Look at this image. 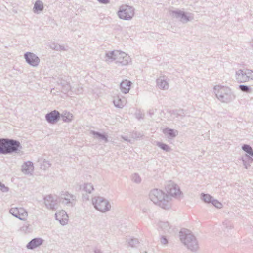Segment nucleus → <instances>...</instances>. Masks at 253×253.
<instances>
[{
	"instance_id": "864d4df0",
	"label": "nucleus",
	"mask_w": 253,
	"mask_h": 253,
	"mask_svg": "<svg viewBox=\"0 0 253 253\" xmlns=\"http://www.w3.org/2000/svg\"><path fill=\"white\" fill-rule=\"evenodd\" d=\"M251 46H252L253 47V42H251Z\"/></svg>"
},
{
	"instance_id": "473e14b6",
	"label": "nucleus",
	"mask_w": 253,
	"mask_h": 253,
	"mask_svg": "<svg viewBox=\"0 0 253 253\" xmlns=\"http://www.w3.org/2000/svg\"><path fill=\"white\" fill-rule=\"evenodd\" d=\"M139 242L137 238H131L128 241L129 246L132 248L137 247Z\"/></svg>"
},
{
	"instance_id": "c756f323",
	"label": "nucleus",
	"mask_w": 253,
	"mask_h": 253,
	"mask_svg": "<svg viewBox=\"0 0 253 253\" xmlns=\"http://www.w3.org/2000/svg\"><path fill=\"white\" fill-rule=\"evenodd\" d=\"M242 149L247 153L248 155L253 157V150L251 146L248 144H243Z\"/></svg>"
},
{
	"instance_id": "603ef678",
	"label": "nucleus",
	"mask_w": 253,
	"mask_h": 253,
	"mask_svg": "<svg viewBox=\"0 0 253 253\" xmlns=\"http://www.w3.org/2000/svg\"><path fill=\"white\" fill-rule=\"evenodd\" d=\"M82 92V88H78L77 92H76V93L77 94H80L81 93V92Z\"/></svg>"
},
{
	"instance_id": "aec40b11",
	"label": "nucleus",
	"mask_w": 253,
	"mask_h": 253,
	"mask_svg": "<svg viewBox=\"0 0 253 253\" xmlns=\"http://www.w3.org/2000/svg\"><path fill=\"white\" fill-rule=\"evenodd\" d=\"M157 85L158 87L163 90H167L169 88V84L163 78L160 77L157 79Z\"/></svg>"
},
{
	"instance_id": "6e6552de",
	"label": "nucleus",
	"mask_w": 253,
	"mask_h": 253,
	"mask_svg": "<svg viewBox=\"0 0 253 253\" xmlns=\"http://www.w3.org/2000/svg\"><path fill=\"white\" fill-rule=\"evenodd\" d=\"M235 78L238 83H244L253 80V71L250 69H239L236 71Z\"/></svg>"
},
{
	"instance_id": "a211bd4d",
	"label": "nucleus",
	"mask_w": 253,
	"mask_h": 253,
	"mask_svg": "<svg viewBox=\"0 0 253 253\" xmlns=\"http://www.w3.org/2000/svg\"><path fill=\"white\" fill-rule=\"evenodd\" d=\"M131 84V82L129 80H123L120 84L121 91L125 94L127 93L130 89Z\"/></svg>"
},
{
	"instance_id": "dca6fc26",
	"label": "nucleus",
	"mask_w": 253,
	"mask_h": 253,
	"mask_svg": "<svg viewBox=\"0 0 253 253\" xmlns=\"http://www.w3.org/2000/svg\"><path fill=\"white\" fill-rule=\"evenodd\" d=\"M43 242L44 240L41 238H35L28 242L26 245V248L28 249L34 250L42 245Z\"/></svg>"
},
{
	"instance_id": "0eeeda50",
	"label": "nucleus",
	"mask_w": 253,
	"mask_h": 253,
	"mask_svg": "<svg viewBox=\"0 0 253 253\" xmlns=\"http://www.w3.org/2000/svg\"><path fill=\"white\" fill-rule=\"evenodd\" d=\"M134 15V8L127 5L120 6L118 11L119 17L123 20H130Z\"/></svg>"
},
{
	"instance_id": "f8f14e48",
	"label": "nucleus",
	"mask_w": 253,
	"mask_h": 253,
	"mask_svg": "<svg viewBox=\"0 0 253 253\" xmlns=\"http://www.w3.org/2000/svg\"><path fill=\"white\" fill-rule=\"evenodd\" d=\"M24 58L26 62L30 66L37 67L40 62V58L34 53L27 52L24 54Z\"/></svg>"
},
{
	"instance_id": "412c9836",
	"label": "nucleus",
	"mask_w": 253,
	"mask_h": 253,
	"mask_svg": "<svg viewBox=\"0 0 253 253\" xmlns=\"http://www.w3.org/2000/svg\"><path fill=\"white\" fill-rule=\"evenodd\" d=\"M159 228L165 233H170L171 227L168 222L160 221L158 224Z\"/></svg>"
},
{
	"instance_id": "a878e982",
	"label": "nucleus",
	"mask_w": 253,
	"mask_h": 253,
	"mask_svg": "<svg viewBox=\"0 0 253 253\" xmlns=\"http://www.w3.org/2000/svg\"><path fill=\"white\" fill-rule=\"evenodd\" d=\"M163 132L170 138H174L178 134V131L169 128L163 129Z\"/></svg>"
},
{
	"instance_id": "de8ad7c7",
	"label": "nucleus",
	"mask_w": 253,
	"mask_h": 253,
	"mask_svg": "<svg viewBox=\"0 0 253 253\" xmlns=\"http://www.w3.org/2000/svg\"><path fill=\"white\" fill-rule=\"evenodd\" d=\"M94 253H103V252L99 249L97 248H95L94 249Z\"/></svg>"
},
{
	"instance_id": "8fccbe9b",
	"label": "nucleus",
	"mask_w": 253,
	"mask_h": 253,
	"mask_svg": "<svg viewBox=\"0 0 253 253\" xmlns=\"http://www.w3.org/2000/svg\"><path fill=\"white\" fill-rule=\"evenodd\" d=\"M121 137L125 141H127V142H130V141H131V140L130 139H129L127 136H122Z\"/></svg>"
},
{
	"instance_id": "37998d69",
	"label": "nucleus",
	"mask_w": 253,
	"mask_h": 253,
	"mask_svg": "<svg viewBox=\"0 0 253 253\" xmlns=\"http://www.w3.org/2000/svg\"><path fill=\"white\" fill-rule=\"evenodd\" d=\"M71 201L72 200L69 198L64 197L62 203L67 205L69 204H72V202Z\"/></svg>"
},
{
	"instance_id": "20e7f679",
	"label": "nucleus",
	"mask_w": 253,
	"mask_h": 253,
	"mask_svg": "<svg viewBox=\"0 0 253 253\" xmlns=\"http://www.w3.org/2000/svg\"><path fill=\"white\" fill-rule=\"evenodd\" d=\"M105 61L112 62L115 61L118 65L126 66L131 62L129 56L120 50L108 51L105 54Z\"/></svg>"
},
{
	"instance_id": "49530a36",
	"label": "nucleus",
	"mask_w": 253,
	"mask_h": 253,
	"mask_svg": "<svg viewBox=\"0 0 253 253\" xmlns=\"http://www.w3.org/2000/svg\"><path fill=\"white\" fill-rule=\"evenodd\" d=\"M101 4H107L110 3V0H97Z\"/></svg>"
},
{
	"instance_id": "2eb2a0df",
	"label": "nucleus",
	"mask_w": 253,
	"mask_h": 253,
	"mask_svg": "<svg viewBox=\"0 0 253 253\" xmlns=\"http://www.w3.org/2000/svg\"><path fill=\"white\" fill-rule=\"evenodd\" d=\"M55 218L62 225H66L68 222V216L65 211L62 210L55 213Z\"/></svg>"
},
{
	"instance_id": "58836bf2",
	"label": "nucleus",
	"mask_w": 253,
	"mask_h": 253,
	"mask_svg": "<svg viewBox=\"0 0 253 253\" xmlns=\"http://www.w3.org/2000/svg\"><path fill=\"white\" fill-rule=\"evenodd\" d=\"M211 203L217 208L220 209L222 207V204L217 200L214 199L213 198H212Z\"/></svg>"
},
{
	"instance_id": "39448f33",
	"label": "nucleus",
	"mask_w": 253,
	"mask_h": 253,
	"mask_svg": "<svg viewBox=\"0 0 253 253\" xmlns=\"http://www.w3.org/2000/svg\"><path fill=\"white\" fill-rule=\"evenodd\" d=\"M213 89L217 98L223 103H228L235 99L236 96L228 87L216 85Z\"/></svg>"
},
{
	"instance_id": "b1692460",
	"label": "nucleus",
	"mask_w": 253,
	"mask_h": 253,
	"mask_svg": "<svg viewBox=\"0 0 253 253\" xmlns=\"http://www.w3.org/2000/svg\"><path fill=\"white\" fill-rule=\"evenodd\" d=\"M73 117L72 114L69 112L64 111L61 114L60 118L64 122L69 123L73 120Z\"/></svg>"
},
{
	"instance_id": "9d476101",
	"label": "nucleus",
	"mask_w": 253,
	"mask_h": 253,
	"mask_svg": "<svg viewBox=\"0 0 253 253\" xmlns=\"http://www.w3.org/2000/svg\"><path fill=\"white\" fill-rule=\"evenodd\" d=\"M167 192L170 196L177 197L181 194L179 186L174 182L170 181L167 184L165 187Z\"/></svg>"
},
{
	"instance_id": "c9c22d12",
	"label": "nucleus",
	"mask_w": 253,
	"mask_h": 253,
	"mask_svg": "<svg viewBox=\"0 0 253 253\" xmlns=\"http://www.w3.org/2000/svg\"><path fill=\"white\" fill-rule=\"evenodd\" d=\"M19 208L15 207V208H11L9 210V212L14 217L17 218L18 216V212H19Z\"/></svg>"
},
{
	"instance_id": "f257e3e1",
	"label": "nucleus",
	"mask_w": 253,
	"mask_h": 253,
	"mask_svg": "<svg viewBox=\"0 0 253 253\" xmlns=\"http://www.w3.org/2000/svg\"><path fill=\"white\" fill-rule=\"evenodd\" d=\"M150 199L156 205L162 209L169 210L171 207V198L162 190L154 189L149 194Z\"/></svg>"
},
{
	"instance_id": "f704fd0d",
	"label": "nucleus",
	"mask_w": 253,
	"mask_h": 253,
	"mask_svg": "<svg viewBox=\"0 0 253 253\" xmlns=\"http://www.w3.org/2000/svg\"><path fill=\"white\" fill-rule=\"evenodd\" d=\"M83 189L88 193H91L94 188L91 183H86L84 184Z\"/></svg>"
},
{
	"instance_id": "1a4fd4ad",
	"label": "nucleus",
	"mask_w": 253,
	"mask_h": 253,
	"mask_svg": "<svg viewBox=\"0 0 253 253\" xmlns=\"http://www.w3.org/2000/svg\"><path fill=\"white\" fill-rule=\"evenodd\" d=\"M169 15L174 18L179 20V21L183 23H187L192 20V18L188 16L186 13L181 10H169Z\"/></svg>"
},
{
	"instance_id": "bb28decb",
	"label": "nucleus",
	"mask_w": 253,
	"mask_h": 253,
	"mask_svg": "<svg viewBox=\"0 0 253 253\" xmlns=\"http://www.w3.org/2000/svg\"><path fill=\"white\" fill-rule=\"evenodd\" d=\"M18 216L17 218L21 220H25L28 216V212L23 208H19L18 212Z\"/></svg>"
},
{
	"instance_id": "ea45409f",
	"label": "nucleus",
	"mask_w": 253,
	"mask_h": 253,
	"mask_svg": "<svg viewBox=\"0 0 253 253\" xmlns=\"http://www.w3.org/2000/svg\"><path fill=\"white\" fill-rule=\"evenodd\" d=\"M174 114L178 116L184 117L185 116V111L183 109H179L174 111Z\"/></svg>"
},
{
	"instance_id": "7c9ffc66",
	"label": "nucleus",
	"mask_w": 253,
	"mask_h": 253,
	"mask_svg": "<svg viewBox=\"0 0 253 253\" xmlns=\"http://www.w3.org/2000/svg\"><path fill=\"white\" fill-rule=\"evenodd\" d=\"M201 198L205 203H210L211 202L213 197L208 194L202 193Z\"/></svg>"
},
{
	"instance_id": "cd10ccee",
	"label": "nucleus",
	"mask_w": 253,
	"mask_h": 253,
	"mask_svg": "<svg viewBox=\"0 0 253 253\" xmlns=\"http://www.w3.org/2000/svg\"><path fill=\"white\" fill-rule=\"evenodd\" d=\"M156 145L161 148L163 151L166 152H169L171 151V149L168 144L161 142H156Z\"/></svg>"
},
{
	"instance_id": "79ce46f5",
	"label": "nucleus",
	"mask_w": 253,
	"mask_h": 253,
	"mask_svg": "<svg viewBox=\"0 0 253 253\" xmlns=\"http://www.w3.org/2000/svg\"><path fill=\"white\" fill-rule=\"evenodd\" d=\"M161 243L163 245H167L168 243V240L165 236H161L160 238Z\"/></svg>"
},
{
	"instance_id": "393cba45",
	"label": "nucleus",
	"mask_w": 253,
	"mask_h": 253,
	"mask_svg": "<svg viewBox=\"0 0 253 253\" xmlns=\"http://www.w3.org/2000/svg\"><path fill=\"white\" fill-rule=\"evenodd\" d=\"M43 2L41 0H37L34 5L33 12L35 13L41 12L43 10Z\"/></svg>"
},
{
	"instance_id": "ddd939ff",
	"label": "nucleus",
	"mask_w": 253,
	"mask_h": 253,
	"mask_svg": "<svg viewBox=\"0 0 253 253\" xmlns=\"http://www.w3.org/2000/svg\"><path fill=\"white\" fill-rule=\"evenodd\" d=\"M45 120L49 124H55L60 119L61 114L56 110L52 111L45 115Z\"/></svg>"
},
{
	"instance_id": "9b49d317",
	"label": "nucleus",
	"mask_w": 253,
	"mask_h": 253,
	"mask_svg": "<svg viewBox=\"0 0 253 253\" xmlns=\"http://www.w3.org/2000/svg\"><path fill=\"white\" fill-rule=\"evenodd\" d=\"M58 84L61 86V91L66 94L69 91H76L73 87H71L68 77L60 78L57 81Z\"/></svg>"
},
{
	"instance_id": "09e8293b",
	"label": "nucleus",
	"mask_w": 253,
	"mask_h": 253,
	"mask_svg": "<svg viewBox=\"0 0 253 253\" xmlns=\"http://www.w3.org/2000/svg\"><path fill=\"white\" fill-rule=\"evenodd\" d=\"M155 111H156V109H150L149 110L148 113L150 117H152V116L154 114Z\"/></svg>"
},
{
	"instance_id": "a18cd8bd",
	"label": "nucleus",
	"mask_w": 253,
	"mask_h": 253,
	"mask_svg": "<svg viewBox=\"0 0 253 253\" xmlns=\"http://www.w3.org/2000/svg\"><path fill=\"white\" fill-rule=\"evenodd\" d=\"M132 137L134 138H139L142 137L140 133H137V132H133L132 134Z\"/></svg>"
},
{
	"instance_id": "4c0bfd02",
	"label": "nucleus",
	"mask_w": 253,
	"mask_h": 253,
	"mask_svg": "<svg viewBox=\"0 0 253 253\" xmlns=\"http://www.w3.org/2000/svg\"><path fill=\"white\" fill-rule=\"evenodd\" d=\"M223 225L227 229H230L233 228V225L231 221L227 219L225 220L223 222Z\"/></svg>"
},
{
	"instance_id": "2f4dec72",
	"label": "nucleus",
	"mask_w": 253,
	"mask_h": 253,
	"mask_svg": "<svg viewBox=\"0 0 253 253\" xmlns=\"http://www.w3.org/2000/svg\"><path fill=\"white\" fill-rule=\"evenodd\" d=\"M50 47L57 51H65L66 49L64 46L63 45H61L55 43H53L51 44Z\"/></svg>"
},
{
	"instance_id": "423d86ee",
	"label": "nucleus",
	"mask_w": 253,
	"mask_h": 253,
	"mask_svg": "<svg viewBox=\"0 0 253 253\" xmlns=\"http://www.w3.org/2000/svg\"><path fill=\"white\" fill-rule=\"evenodd\" d=\"M92 204L95 208L102 212L109 211L111 209L109 202L103 197H95L92 199Z\"/></svg>"
},
{
	"instance_id": "c03bdc74",
	"label": "nucleus",
	"mask_w": 253,
	"mask_h": 253,
	"mask_svg": "<svg viewBox=\"0 0 253 253\" xmlns=\"http://www.w3.org/2000/svg\"><path fill=\"white\" fill-rule=\"evenodd\" d=\"M66 198H70L72 201H74L75 199V197L73 195L69 194L68 192H66L65 194Z\"/></svg>"
},
{
	"instance_id": "f03ea898",
	"label": "nucleus",
	"mask_w": 253,
	"mask_h": 253,
	"mask_svg": "<svg viewBox=\"0 0 253 253\" xmlns=\"http://www.w3.org/2000/svg\"><path fill=\"white\" fill-rule=\"evenodd\" d=\"M22 149L20 142L17 140L6 138H0V154H23Z\"/></svg>"
},
{
	"instance_id": "f3484780",
	"label": "nucleus",
	"mask_w": 253,
	"mask_h": 253,
	"mask_svg": "<svg viewBox=\"0 0 253 253\" xmlns=\"http://www.w3.org/2000/svg\"><path fill=\"white\" fill-rule=\"evenodd\" d=\"M34 171L33 164L31 161L25 162L22 166V171L26 174H32Z\"/></svg>"
},
{
	"instance_id": "72a5a7b5",
	"label": "nucleus",
	"mask_w": 253,
	"mask_h": 253,
	"mask_svg": "<svg viewBox=\"0 0 253 253\" xmlns=\"http://www.w3.org/2000/svg\"><path fill=\"white\" fill-rule=\"evenodd\" d=\"M239 90L244 92L246 93H251L252 89L248 85H240L238 87Z\"/></svg>"
},
{
	"instance_id": "4468645a",
	"label": "nucleus",
	"mask_w": 253,
	"mask_h": 253,
	"mask_svg": "<svg viewBox=\"0 0 253 253\" xmlns=\"http://www.w3.org/2000/svg\"><path fill=\"white\" fill-rule=\"evenodd\" d=\"M44 204L46 208L50 210H56L57 208V200L51 195L46 196L44 198Z\"/></svg>"
},
{
	"instance_id": "5701e85b",
	"label": "nucleus",
	"mask_w": 253,
	"mask_h": 253,
	"mask_svg": "<svg viewBox=\"0 0 253 253\" xmlns=\"http://www.w3.org/2000/svg\"><path fill=\"white\" fill-rule=\"evenodd\" d=\"M251 157L252 156L248 155V154H245L242 157L243 165L246 169H248L250 166V164L253 161V159Z\"/></svg>"
},
{
	"instance_id": "7ed1b4c3",
	"label": "nucleus",
	"mask_w": 253,
	"mask_h": 253,
	"mask_svg": "<svg viewBox=\"0 0 253 253\" xmlns=\"http://www.w3.org/2000/svg\"><path fill=\"white\" fill-rule=\"evenodd\" d=\"M180 239L184 245L192 252H196L199 244L196 237L188 229L183 228L179 232Z\"/></svg>"
},
{
	"instance_id": "c85d7f7f",
	"label": "nucleus",
	"mask_w": 253,
	"mask_h": 253,
	"mask_svg": "<svg viewBox=\"0 0 253 253\" xmlns=\"http://www.w3.org/2000/svg\"><path fill=\"white\" fill-rule=\"evenodd\" d=\"M21 231L24 232V233H29L32 231V226L26 222L21 228Z\"/></svg>"
},
{
	"instance_id": "a19ab883",
	"label": "nucleus",
	"mask_w": 253,
	"mask_h": 253,
	"mask_svg": "<svg viewBox=\"0 0 253 253\" xmlns=\"http://www.w3.org/2000/svg\"><path fill=\"white\" fill-rule=\"evenodd\" d=\"M8 187L5 186L4 184L1 183L0 182V190H1L3 192H6L8 191Z\"/></svg>"
},
{
	"instance_id": "4be33fe9",
	"label": "nucleus",
	"mask_w": 253,
	"mask_h": 253,
	"mask_svg": "<svg viewBox=\"0 0 253 253\" xmlns=\"http://www.w3.org/2000/svg\"><path fill=\"white\" fill-rule=\"evenodd\" d=\"M90 133L94 136V137L97 139L100 140H103L105 143L108 142V136L104 133H101L100 132L95 131L94 130H91Z\"/></svg>"
},
{
	"instance_id": "3c124183",
	"label": "nucleus",
	"mask_w": 253,
	"mask_h": 253,
	"mask_svg": "<svg viewBox=\"0 0 253 253\" xmlns=\"http://www.w3.org/2000/svg\"><path fill=\"white\" fill-rule=\"evenodd\" d=\"M137 119H142V118H143V115H142L141 114H138L137 115Z\"/></svg>"
},
{
	"instance_id": "e433bc0d",
	"label": "nucleus",
	"mask_w": 253,
	"mask_h": 253,
	"mask_svg": "<svg viewBox=\"0 0 253 253\" xmlns=\"http://www.w3.org/2000/svg\"><path fill=\"white\" fill-rule=\"evenodd\" d=\"M131 179L134 182L136 183H140L141 181V179L137 173H134L132 174Z\"/></svg>"
},
{
	"instance_id": "6ab92c4d",
	"label": "nucleus",
	"mask_w": 253,
	"mask_h": 253,
	"mask_svg": "<svg viewBox=\"0 0 253 253\" xmlns=\"http://www.w3.org/2000/svg\"><path fill=\"white\" fill-rule=\"evenodd\" d=\"M113 103L116 107L122 108L126 104L125 98L123 97L118 96L114 98Z\"/></svg>"
}]
</instances>
